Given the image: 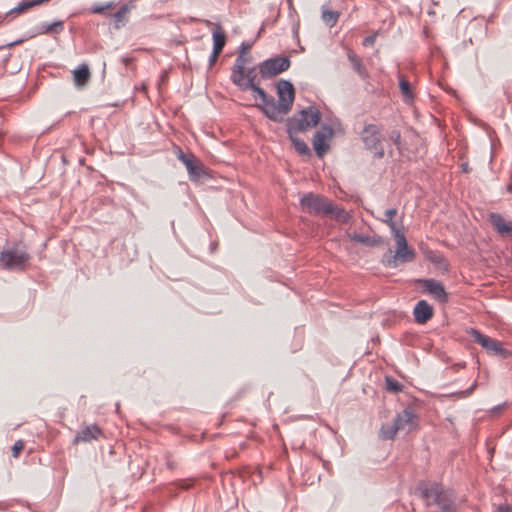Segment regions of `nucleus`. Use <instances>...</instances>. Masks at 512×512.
Returning a JSON list of instances; mask_svg holds the SVG:
<instances>
[{"label": "nucleus", "instance_id": "1", "mask_svg": "<svg viewBox=\"0 0 512 512\" xmlns=\"http://www.w3.org/2000/svg\"><path fill=\"white\" fill-rule=\"evenodd\" d=\"M278 103L270 97L269 103L265 104V115L274 122H282L284 116L292 108L295 91L292 83L287 80H280L277 84Z\"/></svg>", "mask_w": 512, "mask_h": 512}, {"label": "nucleus", "instance_id": "2", "mask_svg": "<svg viewBox=\"0 0 512 512\" xmlns=\"http://www.w3.org/2000/svg\"><path fill=\"white\" fill-rule=\"evenodd\" d=\"M418 490L426 502L428 512H448V493L443 485L428 482L421 484Z\"/></svg>", "mask_w": 512, "mask_h": 512}, {"label": "nucleus", "instance_id": "3", "mask_svg": "<svg viewBox=\"0 0 512 512\" xmlns=\"http://www.w3.org/2000/svg\"><path fill=\"white\" fill-rule=\"evenodd\" d=\"M29 260V253L20 244H14L0 252V267L4 270H24Z\"/></svg>", "mask_w": 512, "mask_h": 512}, {"label": "nucleus", "instance_id": "4", "mask_svg": "<svg viewBox=\"0 0 512 512\" xmlns=\"http://www.w3.org/2000/svg\"><path fill=\"white\" fill-rule=\"evenodd\" d=\"M393 238L396 242V250L394 254H392V250L389 249L388 253H386L383 258V263L390 268H395L399 264L410 262L415 257L414 250L408 247L403 231L394 234Z\"/></svg>", "mask_w": 512, "mask_h": 512}, {"label": "nucleus", "instance_id": "5", "mask_svg": "<svg viewBox=\"0 0 512 512\" xmlns=\"http://www.w3.org/2000/svg\"><path fill=\"white\" fill-rule=\"evenodd\" d=\"M321 115L317 108L308 107L293 115L287 121V133H298L306 131L318 125Z\"/></svg>", "mask_w": 512, "mask_h": 512}, {"label": "nucleus", "instance_id": "6", "mask_svg": "<svg viewBox=\"0 0 512 512\" xmlns=\"http://www.w3.org/2000/svg\"><path fill=\"white\" fill-rule=\"evenodd\" d=\"M302 209L314 215H328L331 211V200L314 193L304 194L300 199Z\"/></svg>", "mask_w": 512, "mask_h": 512}, {"label": "nucleus", "instance_id": "7", "mask_svg": "<svg viewBox=\"0 0 512 512\" xmlns=\"http://www.w3.org/2000/svg\"><path fill=\"white\" fill-rule=\"evenodd\" d=\"M290 67V59L288 57H274L263 61L259 65V71L262 78H271Z\"/></svg>", "mask_w": 512, "mask_h": 512}, {"label": "nucleus", "instance_id": "8", "mask_svg": "<svg viewBox=\"0 0 512 512\" xmlns=\"http://www.w3.org/2000/svg\"><path fill=\"white\" fill-rule=\"evenodd\" d=\"M471 337L473 338L474 342L481 345L485 350L493 355L501 356L503 358H506L509 355V352L503 348L500 341L483 335L477 330H471Z\"/></svg>", "mask_w": 512, "mask_h": 512}, {"label": "nucleus", "instance_id": "9", "mask_svg": "<svg viewBox=\"0 0 512 512\" xmlns=\"http://www.w3.org/2000/svg\"><path fill=\"white\" fill-rule=\"evenodd\" d=\"M177 158L185 165L190 180L198 181L205 174L204 165L193 154H185L182 150H179Z\"/></svg>", "mask_w": 512, "mask_h": 512}, {"label": "nucleus", "instance_id": "10", "mask_svg": "<svg viewBox=\"0 0 512 512\" xmlns=\"http://www.w3.org/2000/svg\"><path fill=\"white\" fill-rule=\"evenodd\" d=\"M333 136V129L330 126L323 125L313 137V148L318 157H323L329 150L327 140Z\"/></svg>", "mask_w": 512, "mask_h": 512}, {"label": "nucleus", "instance_id": "11", "mask_svg": "<svg viewBox=\"0 0 512 512\" xmlns=\"http://www.w3.org/2000/svg\"><path fill=\"white\" fill-rule=\"evenodd\" d=\"M234 84L238 86L242 91L252 90L255 98L258 97L261 101L258 107L265 114V104L269 103L270 96H268L256 82H253V80L245 81V79H242L241 82Z\"/></svg>", "mask_w": 512, "mask_h": 512}, {"label": "nucleus", "instance_id": "12", "mask_svg": "<svg viewBox=\"0 0 512 512\" xmlns=\"http://www.w3.org/2000/svg\"><path fill=\"white\" fill-rule=\"evenodd\" d=\"M417 283L424 288V292L429 293L435 299L444 302L447 298V293L444 286L434 279H419Z\"/></svg>", "mask_w": 512, "mask_h": 512}, {"label": "nucleus", "instance_id": "13", "mask_svg": "<svg viewBox=\"0 0 512 512\" xmlns=\"http://www.w3.org/2000/svg\"><path fill=\"white\" fill-rule=\"evenodd\" d=\"M250 61L251 56L249 53L244 52V50L239 52L232 68L231 81L233 83H239L242 79H245V65Z\"/></svg>", "mask_w": 512, "mask_h": 512}, {"label": "nucleus", "instance_id": "14", "mask_svg": "<svg viewBox=\"0 0 512 512\" xmlns=\"http://www.w3.org/2000/svg\"><path fill=\"white\" fill-rule=\"evenodd\" d=\"M380 138V131L376 125H368L362 132V140L368 149H377Z\"/></svg>", "mask_w": 512, "mask_h": 512}, {"label": "nucleus", "instance_id": "15", "mask_svg": "<svg viewBox=\"0 0 512 512\" xmlns=\"http://www.w3.org/2000/svg\"><path fill=\"white\" fill-rule=\"evenodd\" d=\"M101 435V429L97 425L92 424L82 428L75 436L73 442L75 444L79 442H91L92 440L98 439V437Z\"/></svg>", "mask_w": 512, "mask_h": 512}, {"label": "nucleus", "instance_id": "16", "mask_svg": "<svg viewBox=\"0 0 512 512\" xmlns=\"http://www.w3.org/2000/svg\"><path fill=\"white\" fill-rule=\"evenodd\" d=\"M415 321L419 324L426 323L433 316V309L425 300H420L413 311Z\"/></svg>", "mask_w": 512, "mask_h": 512}, {"label": "nucleus", "instance_id": "17", "mask_svg": "<svg viewBox=\"0 0 512 512\" xmlns=\"http://www.w3.org/2000/svg\"><path fill=\"white\" fill-rule=\"evenodd\" d=\"M349 240L363 244L368 247H376L383 244V239L380 236H368L357 233H347Z\"/></svg>", "mask_w": 512, "mask_h": 512}, {"label": "nucleus", "instance_id": "18", "mask_svg": "<svg viewBox=\"0 0 512 512\" xmlns=\"http://www.w3.org/2000/svg\"><path fill=\"white\" fill-rule=\"evenodd\" d=\"M475 387V381L471 382L468 387L463 388L462 386L459 385V380H454L453 387L452 389H450V400H457L471 395Z\"/></svg>", "mask_w": 512, "mask_h": 512}, {"label": "nucleus", "instance_id": "19", "mask_svg": "<svg viewBox=\"0 0 512 512\" xmlns=\"http://www.w3.org/2000/svg\"><path fill=\"white\" fill-rule=\"evenodd\" d=\"M414 414L409 409L403 410L393 419L394 423L399 427V430H411L414 426Z\"/></svg>", "mask_w": 512, "mask_h": 512}, {"label": "nucleus", "instance_id": "20", "mask_svg": "<svg viewBox=\"0 0 512 512\" xmlns=\"http://www.w3.org/2000/svg\"><path fill=\"white\" fill-rule=\"evenodd\" d=\"M490 222L499 233L512 234V222L506 221L499 213H491Z\"/></svg>", "mask_w": 512, "mask_h": 512}, {"label": "nucleus", "instance_id": "21", "mask_svg": "<svg viewBox=\"0 0 512 512\" xmlns=\"http://www.w3.org/2000/svg\"><path fill=\"white\" fill-rule=\"evenodd\" d=\"M90 71L86 64H82L73 71V80L76 86H85L90 80Z\"/></svg>", "mask_w": 512, "mask_h": 512}, {"label": "nucleus", "instance_id": "22", "mask_svg": "<svg viewBox=\"0 0 512 512\" xmlns=\"http://www.w3.org/2000/svg\"><path fill=\"white\" fill-rule=\"evenodd\" d=\"M348 59L352 63V68L357 72V74L365 79L368 76L367 70L362 64V60L358 57L353 51L349 50L347 53Z\"/></svg>", "mask_w": 512, "mask_h": 512}, {"label": "nucleus", "instance_id": "23", "mask_svg": "<svg viewBox=\"0 0 512 512\" xmlns=\"http://www.w3.org/2000/svg\"><path fill=\"white\" fill-rule=\"evenodd\" d=\"M213 50L216 53H221L223 47L225 46L226 36L224 31L221 29L219 25L216 26L213 31Z\"/></svg>", "mask_w": 512, "mask_h": 512}, {"label": "nucleus", "instance_id": "24", "mask_svg": "<svg viewBox=\"0 0 512 512\" xmlns=\"http://www.w3.org/2000/svg\"><path fill=\"white\" fill-rule=\"evenodd\" d=\"M297 133L288 134L289 139L291 140L295 150L303 156H309L311 154L310 148L308 145L301 139L296 136Z\"/></svg>", "mask_w": 512, "mask_h": 512}, {"label": "nucleus", "instance_id": "25", "mask_svg": "<svg viewBox=\"0 0 512 512\" xmlns=\"http://www.w3.org/2000/svg\"><path fill=\"white\" fill-rule=\"evenodd\" d=\"M330 210L331 211H329L328 215H331L333 219L339 223H347L351 218L347 211H345L343 208L335 206L332 201Z\"/></svg>", "mask_w": 512, "mask_h": 512}, {"label": "nucleus", "instance_id": "26", "mask_svg": "<svg viewBox=\"0 0 512 512\" xmlns=\"http://www.w3.org/2000/svg\"><path fill=\"white\" fill-rule=\"evenodd\" d=\"M49 0H23L18 6L11 9L7 15L13 14V13H22L28 10L29 8H32L34 6H38L40 4L46 3Z\"/></svg>", "mask_w": 512, "mask_h": 512}, {"label": "nucleus", "instance_id": "27", "mask_svg": "<svg viewBox=\"0 0 512 512\" xmlns=\"http://www.w3.org/2000/svg\"><path fill=\"white\" fill-rule=\"evenodd\" d=\"M398 431H400L399 427L392 421L382 425L379 435L381 439L389 440L393 439Z\"/></svg>", "mask_w": 512, "mask_h": 512}, {"label": "nucleus", "instance_id": "28", "mask_svg": "<svg viewBox=\"0 0 512 512\" xmlns=\"http://www.w3.org/2000/svg\"><path fill=\"white\" fill-rule=\"evenodd\" d=\"M397 214V209L391 208L385 211V219H383V222L386 223L390 230L392 235L397 234L402 231V229L397 225V223L393 220V217Z\"/></svg>", "mask_w": 512, "mask_h": 512}, {"label": "nucleus", "instance_id": "29", "mask_svg": "<svg viewBox=\"0 0 512 512\" xmlns=\"http://www.w3.org/2000/svg\"><path fill=\"white\" fill-rule=\"evenodd\" d=\"M399 88L406 102L413 100L411 85L403 75H399Z\"/></svg>", "mask_w": 512, "mask_h": 512}, {"label": "nucleus", "instance_id": "30", "mask_svg": "<svg viewBox=\"0 0 512 512\" xmlns=\"http://www.w3.org/2000/svg\"><path fill=\"white\" fill-rule=\"evenodd\" d=\"M322 21L329 27H333L339 18V13L322 7Z\"/></svg>", "mask_w": 512, "mask_h": 512}, {"label": "nucleus", "instance_id": "31", "mask_svg": "<svg viewBox=\"0 0 512 512\" xmlns=\"http://www.w3.org/2000/svg\"><path fill=\"white\" fill-rule=\"evenodd\" d=\"M63 30V22L55 21L51 24H44L40 27L39 33L41 34H51V33H59Z\"/></svg>", "mask_w": 512, "mask_h": 512}, {"label": "nucleus", "instance_id": "32", "mask_svg": "<svg viewBox=\"0 0 512 512\" xmlns=\"http://www.w3.org/2000/svg\"><path fill=\"white\" fill-rule=\"evenodd\" d=\"M128 12V7L127 6H122L114 15H113V18L115 20V29H119L124 21H125V18H126V14Z\"/></svg>", "mask_w": 512, "mask_h": 512}, {"label": "nucleus", "instance_id": "33", "mask_svg": "<svg viewBox=\"0 0 512 512\" xmlns=\"http://www.w3.org/2000/svg\"><path fill=\"white\" fill-rule=\"evenodd\" d=\"M386 388L391 392H399L402 390V385L392 377H386Z\"/></svg>", "mask_w": 512, "mask_h": 512}, {"label": "nucleus", "instance_id": "34", "mask_svg": "<svg viewBox=\"0 0 512 512\" xmlns=\"http://www.w3.org/2000/svg\"><path fill=\"white\" fill-rule=\"evenodd\" d=\"M113 5L112 2H109L107 4H96L92 7V12L95 13V14H101L103 13L105 10L111 8Z\"/></svg>", "mask_w": 512, "mask_h": 512}, {"label": "nucleus", "instance_id": "35", "mask_svg": "<svg viewBox=\"0 0 512 512\" xmlns=\"http://www.w3.org/2000/svg\"><path fill=\"white\" fill-rule=\"evenodd\" d=\"M24 443L21 440L15 442L12 448V453L14 457H18L19 453L23 450Z\"/></svg>", "mask_w": 512, "mask_h": 512}, {"label": "nucleus", "instance_id": "36", "mask_svg": "<svg viewBox=\"0 0 512 512\" xmlns=\"http://www.w3.org/2000/svg\"><path fill=\"white\" fill-rule=\"evenodd\" d=\"M245 81H250V80H253V82H256V73H255V68H250V69H245Z\"/></svg>", "mask_w": 512, "mask_h": 512}, {"label": "nucleus", "instance_id": "37", "mask_svg": "<svg viewBox=\"0 0 512 512\" xmlns=\"http://www.w3.org/2000/svg\"><path fill=\"white\" fill-rule=\"evenodd\" d=\"M375 39H376V35H370L364 39L363 45H365V46L373 45L375 42Z\"/></svg>", "mask_w": 512, "mask_h": 512}, {"label": "nucleus", "instance_id": "38", "mask_svg": "<svg viewBox=\"0 0 512 512\" xmlns=\"http://www.w3.org/2000/svg\"><path fill=\"white\" fill-rule=\"evenodd\" d=\"M220 53H216L215 50H213L210 58H209V66L212 67L215 62L217 61L218 57H219Z\"/></svg>", "mask_w": 512, "mask_h": 512}, {"label": "nucleus", "instance_id": "39", "mask_svg": "<svg viewBox=\"0 0 512 512\" xmlns=\"http://www.w3.org/2000/svg\"><path fill=\"white\" fill-rule=\"evenodd\" d=\"M495 512H512V507L506 504L499 505Z\"/></svg>", "mask_w": 512, "mask_h": 512}, {"label": "nucleus", "instance_id": "40", "mask_svg": "<svg viewBox=\"0 0 512 512\" xmlns=\"http://www.w3.org/2000/svg\"><path fill=\"white\" fill-rule=\"evenodd\" d=\"M460 167H461V170H462L463 173H469L470 172V168H469L468 162H466V161L462 162Z\"/></svg>", "mask_w": 512, "mask_h": 512}, {"label": "nucleus", "instance_id": "41", "mask_svg": "<svg viewBox=\"0 0 512 512\" xmlns=\"http://www.w3.org/2000/svg\"><path fill=\"white\" fill-rule=\"evenodd\" d=\"M438 85L444 90L447 91V84L445 82V78H439L438 79Z\"/></svg>", "mask_w": 512, "mask_h": 512}, {"label": "nucleus", "instance_id": "42", "mask_svg": "<svg viewBox=\"0 0 512 512\" xmlns=\"http://www.w3.org/2000/svg\"><path fill=\"white\" fill-rule=\"evenodd\" d=\"M503 408H504V404H503V405H498V406H495V407L491 410V412H492L494 415H496V414L500 413V412L503 410Z\"/></svg>", "mask_w": 512, "mask_h": 512}, {"label": "nucleus", "instance_id": "43", "mask_svg": "<svg viewBox=\"0 0 512 512\" xmlns=\"http://www.w3.org/2000/svg\"><path fill=\"white\" fill-rule=\"evenodd\" d=\"M250 48H251V45H250V44H248V43H242V44H241V47H240V51H243V50H244V52L248 53V52H249V50H250Z\"/></svg>", "mask_w": 512, "mask_h": 512}, {"label": "nucleus", "instance_id": "44", "mask_svg": "<svg viewBox=\"0 0 512 512\" xmlns=\"http://www.w3.org/2000/svg\"><path fill=\"white\" fill-rule=\"evenodd\" d=\"M391 138L393 139L395 144H398L400 140V134L398 132H393Z\"/></svg>", "mask_w": 512, "mask_h": 512}, {"label": "nucleus", "instance_id": "45", "mask_svg": "<svg viewBox=\"0 0 512 512\" xmlns=\"http://www.w3.org/2000/svg\"><path fill=\"white\" fill-rule=\"evenodd\" d=\"M19 43H22V40H17V41H14V42L8 44V47H12V46H14L16 44H19Z\"/></svg>", "mask_w": 512, "mask_h": 512}, {"label": "nucleus", "instance_id": "46", "mask_svg": "<svg viewBox=\"0 0 512 512\" xmlns=\"http://www.w3.org/2000/svg\"><path fill=\"white\" fill-rule=\"evenodd\" d=\"M377 155H378V157H380V158H381V157H383V155H384V151H383V149H381L380 151H378V152H377Z\"/></svg>", "mask_w": 512, "mask_h": 512}, {"label": "nucleus", "instance_id": "47", "mask_svg": "<svg viewBox=\"0 0 512 512\" xmlns=\"http://www.w3.org/2000/svg\"><path fill=\"white\" fill-rule=\"evenodd\" d=\"M507 189L508 191L512 192V184L508 185Z\"/></svg>", "mask_w": 512, "mask_h": 512}]
</instances>
